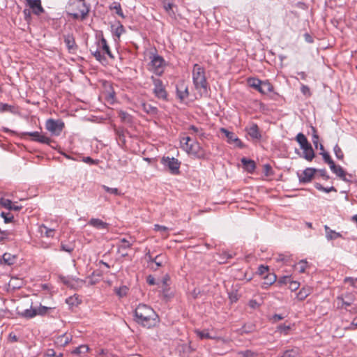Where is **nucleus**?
Listing matches in <instances>:
<instances>
[{
    "instance_id": "f257e3e1",
    "label": "nucleus",
    "mask_w": 357,
    "mask_h": 357,
    "mask_svg": "<svg viewBox=\"0 0 357 357\" xmlns=\"http://www.w3.org/2000/svg\"><path fill=\"white\" fill-rule=\"evenodd\" d=\"M135 320L144 327L150 328L158 324L159 317L150 306L140 303L135 310Z\"/></svg>"
},
{
    "instance_id": "f03ea898",
    "label": "nucleus",
    "mask_w": 357,
    "mask_h": 357,
    "mask_svg": "<svg viewBox=\"0 0 357 357\" xmlns=\"http://www.w3.org/2000/svg\"><path fill=\"white\" fill-rule=\"evenodd\" d=\"M66 9L67 14L74 20L82 21L88 16L90 6L86 4V0H69Z\"/></svg>"
},
{
    "instance_id": "7ed1b4c3",
    "label": "nucleus",
    "mask_w": 357,
    "mask_h": 357,
    "mask_svg": "<svg viewBox=\"0 0 357 357\" xmlns=\"http://www.w3.org/2000/svg\"><path fill=\"white\" fill-rule=\"evenodd\" d=\"M192 81L196 90L201 94H206L208 84L206 77V72L204 67L195 63L192 68Z\"/></svg>"
},
{
    "instance_id": "20e7f679",
    "label": "nucleus",
    "mask_w": 357,
    "mask_h": 357,
    "mask_svg": "<svg viewBox=\"0 0 357 357\" xmlns=\"http://www.w3.org/2000/svg\"><path fill=\"white\" fill-rule=\"evenodd\" d=\"M248 82L250 86L261 93L266 94L273 91V86L268 82H262L257 78H249Z\"/></svg>"
},
{
    "instance_id": "39448f33",
    "label": "nucleus",
    "mask_w": 357,
    "mask_h": 357,
    "mask_svg": "<svg viewBox=\"0 0 357 357\" xmlns=\"http://www.w3.org/2000/svg\"><path fill=\"white\" fill-rule=\"evenodd\" d=\"M53 309H54V307L40 305L38 307H31L30 309L25 310L22 313V316L26 319H31L37 315L44 316L49 314Z\"/></svg>"
},
{
    "instance_id": "423d86ee",
    "label": "nucleus",
    "mask_w": 357,
    "mask_h": 357,
    "mask_svg": "<svg viewBox=\"0 0 357 357\" xmlns=\"http://www.w3.org/2000/svg\"><path fill=\"white\" fill-rule=\"evenodd\" d=\"M165 64V61L161 56L158 54L153 55V56L151 57L149 69L155 75L160 76L164 72Z\"/></svg>"
},
{
    "instance_id": "0eeeda50",
    "label": "nucleus",
    "mask_w": 357,
    "mask_h": 357,
    "mask_svg": "<svg viewBox=\"0 0 357 357\" xmlns=\"http://www.w3.org/2000/svg\"><path fill=\"white\" fill-rule=\"evenodd\" d=\"M161 163L168 168L170 173L174 175L179 174L181 162L175 158L163 157L161 159Z\"/></svg>"
},
{
    "instance_id": "6e6552de",
    "label": "nucleus",
    "mask_w": 357,
    "mask_h": 357,
    "mask_svg": "<svg viewBox=\"0 0 357 357\" xmlns=\"http://www.w3.org/2000/svg\"><path fill=\"white\" fill-rule=\"evenodd\" d=\"M45 126L46 129L52 135L58 136L61 133L64 128V123L61 120L50 119L47 120Z\"/></svg>"
},
{
    "instance_id": "1a4fd4ad",
    "label": "nucleus",
    "mask_w": 357,
    "mask_h": 357,
    "mask_svg": "<svg viewBox=\"0 0 357 357\" xmlns=\"http://www.w3.org/2000/svg\"><path fill=\"white\" fill-rule=\"evenodd\" d=\"M154 85L153 93L156 98L166 100L167 99V92L163 85L162 80L154 77H151Z\"/></svg>"
},
{
    "instance_id": "9d476101",
    "label": "nucleus",
    "mask_w": 357,
    "mask_h": 357,
    "mask_svg": "<svg viewBox=\"0 0 357 357\" xmlns=\"http://www.w3.org/2000/svg\"><path fill=\"white\" fill-rule=\"evenodd\" d=\"M185 151L199 159L205 158L206 156L205 150L197 142L190 144Z\"/></svg>"
},
{
    "instance_id": "9b49d317",
    "label": "nucleus",
    "mask_w": 357,
    "mask_h": 357,
    "mask_svg": "<svg viewBox=\"0 0 357 357\" xmlns=\"http://www.w3.org/2000/svg\"><path fill=\"white\" fill-rule=\"evenodd\" d=\"M355 300V297L352 294H346L337 297V307L339 309L347 308L351 305Z\"/></svg>"
},
{
    "instance_id": "f8f14e48",
    "label": "nucleus",
    "mask_w": 357,
    "mask_h": 357,
    "mask_svg": "<svg viewBox=\"0 0 357 357\" xmlns=\"http://www.w3.org/2000/svg\"><path fill=\"white\" fill-rule=\"evenodd\" d=\"M220 132L225 134V137L227 139L228 143L234 144L236 146L239 148L244 147V144H243L241 140L238 137H236L234 132H230L224 128H222L220 129Z\"/></svg>"
},
{
    "instance_id": "ddd939ff",
    "label": "nucleus",
    "mask_w": 357,
    "mask_h": 357,
    "mask_svg": "<svg viewBox=\"0 0 357 357\" xmlns=\"http://www.w3.org/2000/svg\"><path fill=\"white\" fill-rule=\"evenodd\" d=\"M317 169L314 168H306L302 174H298L299 182L301 183H307L311 182L314 177V174L317 173Z\"/></svg>"
},
{
    "instance_id": "4468645a",
    "label": "nucleus",
    "mask_w": 357,
    "mask_h": 357,
    "mask_svg": "<svg viewBox=\"0 0 357 357\" xmlns=\"http://www.w3.org/2000/svg\"><path fill=\"white\" fill-rule=\"evenodd\" d=\"M245 130L252 139H260L261 138V135L259 127L256 123H252L249 126L245 128Z\"/></svg>"
},
{
    "instance_id": "2eb2a0df",
    "label": "nucleus",
    "mask_w": 357,
    "mask_h": 357,
    "mask_svg": "<svg viewBox=\"0 0 357 357\" xmlns=\"http://www.w3.org/2000/svg\"><path fill=\"white\" fill-rule=\"evenodd\" d=\"M28 6L32 9L33 14L40 15L45 12L44 8L41 5L40 0H31L29 1Z\"/></svg>"
},
{
    "instance_id": "dca6fc26",
    "label": "nucleus",
    "mask_w": 357,
    "mask_h": 357,
    "mask_svg": "<svg viewBox=\"0 0 357 357\" xmlns=\"http://www.w3.org/2000/svg\"><path fill=\"white\" fill-rule=\"evenodd\" d=\"M64 43L69 52L75 51L77 49L75 40L73 34H67L63 36Z\"/></svg>"
},
{
    "instance_id": "f3484780",
    "label": "nucleus",
    "mask_w": 357,
    "mask_h": 357,
    "mask_svg": "<svg viewBox=\"0 0 357 357\" xmlns=\"http://www.w3.org/2000/svg\"><path fill=\"white\" fill-rule=\"evenodd\" d=\"M330 167L331 170L344 181H349L346 178V172L341 166L336 165L333 162Z\"/></svg>"
},
{
    "instance_id": "a211bd4d",
    "label": "nucleus",
    "mask_w": 357,
    "mask_h": 357,
    "mask_svg": "<svg viewBox=\"0 0 357 357\" xmlns=\"http://www.w3.org/2000/svg\"><path fill=\"white\" fill-rule=\"evenodd\" d=\"M88 225L98 229H107L109 224L103 222L102 220L98 218H91Z\"/></svg>"
},
{
    "instance_id": "6ab92c4d",
    "label": "nucleus",
    "mask_w": 357,
    "mask_h": 357,
    "mask_svg": "<svg viewBox=\"0 0 357 357\" xmlns=\"http://www.w3.org/2000/svg\"><path fill=\"white\" fill-rule=\"evenodd\" d=\"M176 94L178 98H179L181 100H183L188 98L189 95L188 87L183 83L177 86Z\"/></svg>"
},
{
    "instance_id": "aec40b11",
    "label": "nucleus",
    "mask_w": 357,
    "mask_h": 357,
    "mask_svg": "<svg viewBox=\"0 0 357 357\" xmlns=\"http://www.w3.org/2000/svg\"><path fill=\"white\" fill-rule=\"evenodd\" d=\"M241 162L243 165L244 169L249 173H252L255 168L256 164L254 160L248 159L246 158H243L241 159Z\"/></svg>"
},
{
    "instance_id": "412c9836",
    "label": "nucleus",
    "mask_w": 357,
    "mask_h": 357,
    "mask_svg": "<svg viewBox=\"0 0 357 357\" xmlns=\"http://www.w3.org/2000/svg\"><path fill=\"white\" fill-rule=\"evenodd\" d=\"M117 246H118V252L121 253V255L123 257H126L128 255V254L126 252H124L123 250L131 248L132 243H130L126 238H122V239H121V241Z\"/></svg>"
},
{
    "instance_id": "4be33fe9",
    "label": "nucleus",
    "mask_w": 357,
    "mask_h": 357,
    "mask_svg": "<svg viewBox=\"0 0 357 357\" xmlns=\"http://www.w3.org/2000/svg\"><path fill=\"white\" fill-rule=\"evenodd\" d=\"M296 140L300 144L302 150L312 146L307 141V137L302 132H300L296 135Z\"/></svg>"
},
{
    "instance_id": "5701e85b",
    "label": "nucleus",
    "mask_w": 357,
    "mask_h": 357,
    "mask_svg": "<svg viewBox=\"0 0 357 357\" xmlns=\"http://www.w3.org/2000/svg\"><path fill=\"white\" fill-rule=\"evenodd\" d=\"M141 106H142L143 111L148 114L154 116L158 114V108L149 103L143 102V103H142Z\"/></svg>"
},
{
    "instance_id": "b1692460",
    "label": "nucleus",
    "mask_w": 357,
    "mask_h": 357,
    "mask_svg": "<svg viewBox=\"0 0 357 357\" xmlns=\"http://www.w3.org/2000/svg\"><path fill=\"white\" fill-rule=\"evenodd\" d=\"M277 280V276L274 273H268L264 277V282L262 283L261 287L264 289L268 288L269 286L273 284Z\"/></svg>"
},
{
    "instance_id": "393cba45",
    "label": "nucleus",
    "mask_w": 357,
    "mask_h": 357,
    "mask_svg": "<svg viewBox=\"0 0 357 357\" xmlns=\"http://www.w3.org/2000/svg\"><path fill=\"white\" fill-rule=\"evenodd\" d=\"M16 259V255L8 252L4 253L1 259L3 264L8 266L13 265L15 263Z\"/></svg>"
},
{
    "instance_id": "a878e982",
    "label": "nucleus",
    "mask_w": 357,
    "mask_h": 357,
    "mask_svg": "<svg viewBox=\"0 0 357 357\" xmlns=\"http://www.w3.org/2000/svg\"><path fill=\"white\" fill-rule=\"evenodd\" d=\"M324 229L326 231V237L328 240H333L337 238H341L342 234L339 232H336L334 230H332L328 226L325 225Z\"/></svg>"
},
{
    "instance_id": "bb28decb",
    "label": "nucleus",
    "mask_w": 357,
    "mask_h": 357,
    "mask_svg": "<svg viewBox=\"0 0 357 357\" xmlns=\"http://www.w3.org/2000/svg\"><path fill=\"white\" fill-rule=\"evenodd\" d=\"M71 340V337L66 334L59 335L55 339V343L60 347H64L68 344Z\"/></svg>"
},
{
    "instance_id": "cd10ccee",
    "label": "nucleus",
    "mask_w": 357,
    "mask_h": 357,
    "mask_svg": "<svg viewBox=\"0 0 357 357\" xmlns=\"http://www.w3.org/2000/svg\"><path fill=\"white\" fill-rule=\"evenodd\" d=\"M314 152L312 147V146L303 149V153L301 155V157L304 158L307 161H312L314 158Z\"/></svg>"
},
{
    "instance_id": "c85d7f7f",
    "label": "nucleus",
    "mask_w": 357,
    "mask_h": 357,
    "mask_svg": "<svg viewBox=\"0 0 357 357\" xmlns=\"http://www.w3.org/2000/svg\"><path fill=\"white\" fill-rule=\"evenodd\" d=\"M112 29L113 30L114 35L117 38H120L121 34L125 32L124 26L120 23V22H117L116 25H112Z\"/></svg>"
},
{
    "instance_id": "c756f323",
    "label": "nucleus",
    "mask_w": 357,
    "mask_h": 357,
    "mask_svg": "<svg viewBox=\"0 0 357 357\" xmlns=\"http://www.w3.org/2000/svg\"><path fill=\"white\" fill-rule=\"evenodd\" d=\"M189 132L191 135H196L199 136L201 139L204 138L205 133L204 132L202 128L196 127L195 126H190L188 128Z\"/></svg>"
},
{
    "instance_id": "7c9ffc66",
    "label": "nucleus",
    "mask_w": 357,
    "mask_h": 357,
    "mask_svg": "<svg viewBox=\"0 0 357 357\" xmlns=\"http://www.w3.org/2000/svg\"><path fill=\"white\" fill-rule=\"evenodd\" d=\"M89 350V348L87 345L82 344L76 347L73 351H72V354L74 355L82 356V354L87 353Z\"/></svg>"
},
{
    "instance_id": "2f4dec72",
    "label": "nucleus",
    "mask_w": 357,
    "mask_h": 357,
    "mask_svg": "<svg viewBox=\"0 0 357 357\" xmlns=\"http://www.w3.org/2000/svg\"><path fill=\"white\" fill-rule=\"evenodd\" d=\"M100 45L101 46L102 50L111 58V59H114V55L112 54V53L111 52L110 50H109V45H107V40L105 38H102L100 40Z\"/></svg>"
},
{
    "instance_id": "473e14b6",
    "label": "nucleus",
    "mask_w": 357,
    "mask_h": 357,
    "mask_svg": "<svg viewBox=\"0 0 357 357\" xmlns=\"http://www.w3.org/2000/svg\"><path fill=\"white\" fill-rule=\"evenodd\" d=\"M311 293V289L310 288H303L301 289L297 294V297L300 301H303L307 298L308 295Z\"/></svg>"
},
{
    "instance_id": "72a5a7b5",
    "label": "nucleus",
    "mask_w": 357,
    "mask_h": 357,
    "mask_svg": "<svg viewBox=\"0 0 357 357\" xmlns=\"http://www.w3.org/2000/svg\"><path fill=\"white\" fill-rule=\"evenodd\" d=\"M314 187L316 188V189H317L320 191L327 192V193L331 192H337V190L335 187L331 186L330 188H325V187L322 186V185H321L319 183H316L314 184Z\"/></svg>"
},
{
    "instance_id": "f704fd0d",
    "label": "nucleus",
    "mask_w": 357,
    "mask_h": 357,
    "mask_svg": "<svg viewBox=\"0 0 357 357\" xmlns=\"http://www.w3.org/2000/svg\"><path fill=\"white\" fill-rule=\"evenodd\" d=\"M119 117L121 119L122 121L126 123H130L132 121V116L124 111L119 112Z\"/></svg>"
},
{
    "instance_id": "c9c22d12",
    "label": "nucleus",
    "mask_w": 357,
    "mask_h": 357,
    "mask_svg": "<svg viewBox=\"0 0 357 357\" xmlns=\"http://www.w3.org/2000/svg\"><path fill=\"white\" fill-rule=\"evenodd\" d=\"M110 10H116V13L122 17H124V15H123V11H122V9H121V4L118 2H114L109 7Z\"/></svg>"
},
{
    "instance_id": "e433bc0d",
    "label": "nucleus",
    "mask_w": 357,
    "mask_h": 357,
    "mask_svg": "<svg viewBox=\"0 0 357 357\" xmlns=\"http://www.w3.org/2000/svg\"><path fill=\"white\" fill-rule=\"evenodd\" d=\"M333 151H334V153H335L336 158L338 160H344V155L343 151L337 144H335V146H334Z\"/></svg>"
},
{
    "instance_id": "4c0bfd02",
    "label": "nucleus",
    "mask_w": 357,
    "mask_h": 357,
    "mask_svg": "<svg viewBox=\"0 0 357 357\" xmlns=\"http://www.w3.org/2000/svg\"><path fill=\"white\" fill-rule=\"evenodd\" d=\"M1 217L3 218L5 223L13 222L14 220V216L10 213H1Z\"/></svg>"
},
{
    "instance_id": "58836bf2",
    "label": "nucleus",
    "mask_w": 357,
    "mask_h": 357,
    "mask_svg": "<svg viewBox=\"0 0 357 357\" xmlns=\"http://www.w3.org/2000/svg\"><path fill=\"white\" fill-rule=\"evenodd\" d=\"M299 351L298 349H290L286 351L282 357H298Z\"/></svg>"
},
{
    "instance_id": "ea45409f",
    "label": "nucleus",
    "mask_w": 357,
    "mask_h": 357,
    "mask_svg": "<svg viewBox=\"0 0 357 357\" xmlns=\"http://www.w3.org/2000/svg\"><path fill=\"white\" fill-rule=\"evenodd\" d=\"M154 230L165 233V235L164 236L165 238H167L169 236V234L167 233L169 231V228L165 226L156 224L154 225Z\"/></svg>"
},
{
    "instance_id": "a19ab883",
    "label": "nucleus",
    "mask_w": 357,
    "mask_h": 357,
    "mask_svg": "<svg viewBox=\"0 0 357 357\" xmlns=\"http://www.w3.org/2000/svg\"><path fill=\"white\" fill-rule=\"evenodd\" d=\"M165 1L166 0H164V1H163L164 9L168 13V14L170 16H173L174 15V12L172 10L174 4L172 3H170V2L166 3Z\"/></svg>"
},
{
    "instance_id": "79ce46f5",
    "label": "nucleus",
    "mask_w": 357,
    "mask_h": 357,
    "mask_svg": "<svg viewBox=\"0 0 357 357\" xmlns=\"http://www.w3.org/2000/svg\"><path fill=\"white\" fill-rule=\"evenodd\" d=\"M256 329V326L255 324L252 323L246 324L243 326V332L245 333H249L255 331Z\"/></svg>"
},
{
    "instance_id": "37998d69",
    "label": "nucleus",
    "mask_w": 357,
    "mask_h": 357,
    "mask_svg": "<svg viewBox=\"0 0 357 357\" xmlns=\"http://www.w3.org/2000/svg\"><path fill=\"white\" fill-rule=\"evenodd\" d=\"M291 329V326L289 325L280 324L277 327V331L280 333H283L284 335H287L289 331Z\"/></svg>"
},
{
    "instance_id": "c03bdc74",
    "label": "nucleus",
    "mask_w": 357,
    "mask_h": 357,
    "mask_svg": "<svg viewBox=\"0 0 357 357\" xmlns=\"http://www.w3.org/2000/svg\"><path fill=\"white\" fill-rule=\"evenodd\" d=\"M196 333L197 335L201 338V339H204V338H207V339H215V337H213L210 335V333H208V331H196Z\"/></svg>"
},
{
    "instance_id": "a18cd8bd",
    "label": "nucleus",
    "mask_w": 357,
    "mask_h": 357,
    "mask_svg": "<svg viewBox=\"0 0 357 357\" xmlns=\"http://www.w3.org/2000/svg\"><path fill=\"white\" fill-rule=\"evenodd\" d=\"M320 154L323 156L324 161L329 166H331L334 162L328 152H321Z\"/></svg>"
},
{
    "instance_id": "49530a36",
    "label": "nucleus",
    "mask_w": 357,
    "mask_h": 357,
    "mask_svg": "<svg viewBox=\"0 0 357 357\" xmlns=\"http://www.w3.org/2000/svg\"><path fill=\"white\" fill-rule=\"evenodd\" d=\"M263 172L266 176H271L273 175L272 167L269 164H265L263 166Z\"/></svg>"
},
{
    "instance_id": "de8ad7c7",
    "label": "nucleus",
    "mask_w": 357,
    "mask_h": 357,
    "mask_svg": "<svg viewBox=\"0 0 357 357\" xmlns=\"http://www.w3.org/2000/svg\"><path fill=\"white\" fill-rule=\"evenodd\" d=\"M36 142L50 145L54 141L45 135H41L39 138L36 139Z\"/></svg>"
},
{
    "instance_id": "09e8293b",
    "label": "nucleus",
    "mask_w": 357,
    "mask_h": 357,
    "mask_svg": "<svg viewBox=\"0 0 357 357\" xmlns=\"http://www.w3.org/2000/svg\"><path fill=\"white\" fill-rule=\"evenodd\" d=\"M12 204H13V202H11V200L8 199H3V198H2V199H1V200H0V204H1L3 207H4V208H7V209H8V210H10V209H11V208H12Z\"/></svg>"
},
{
    "instance_id": "8fccbe9b",
    "label": "nucleus",
    "mask_w": 357,
    "mask_h": 357,
    "mask_svg": "<svg viewBox=\"0 0 357 357\" xmlns=\"http://www.w3.org/2000/svg\"><path fill=\"white\" fill-rule=\"evenodd\" d=\"M165 259V257L162 256V255H157L156 257H154L153 260V263L155 264V265L158 266V267H161L163 266V262H164V259Z\"/></svg>"
},
{
    "instance_id": "3c124183",
    "label": "nucleus",
    "mask_w": 357,
    "mask_h": 357,
    "mask_svg": "<svg viewBox=\"0 0 357 357\" xmlns=\"http://www.w3.org/2000/svg\"><path fill=\"white\" fill-rule=\"evenodd\" d=\"M102 188L108 193L113 194L114 195H119L120 192L118 190V188H109L107 185H103Z\"/></svg>"
},
{
    "instance_id": "603ef678",
    "label": "nucleus",
    "mask_w": 357,
    "mask_h": 357,
    "mask_svg": "<svg viewBox=\"0 0 357 357\" xmlns=\"http://www.w3.org/2000/svg\"><path fill=\"white\" fill-rule=\"evenodd\" d=\"M66 302L69 305H77L80 303V301L77 297L70 296L66 299Z\"/></svg>"
},
{
    "instance_id": "864d4df0",
    "label": "nucleus",
    "mask_w": 357,
    "mask_h": 357,
    "mask_svg": "<svg viewBox=\"0 0 357 357\" xmlns=\"http://www.w3.org/2000/svg\"><path fill=\"white\" fill-rule=\"evenodd\" d=\"M190 141L191 138L190 137H183L181 140V146L185 151L187 150V149L190 146V144H189V142Z\"/></svg>"
},
{
    "instance_id": "5fc2aeb1",
    "label": "nucleus",
    "mask_w": 357,
    "mask_h": 357,
    "mask_svg": "<svg viewBox=\"0 0 357 357\" xmlns=\"http://www.w3.org/2000/svg\"><path fill=\"white\" fill-rule=\"evenodd\" d=\"M307 268V261L305 260L300 261L297 264V268L300 273H304Z\"/></svg>"
},
{
    "instance_id": "6e6d98bb",
    "label": "nucleus",
    "mask_w": 357,
    "mask_h": 357,
    "mask_svg": "<svg viewBox=\"0 0 357 357\" xmlns=\"http://www.w3.org/2000/svg\"><path fill=\"white\" fill-rule=\"evenodd\" d=\"M312 129L313 131L312 142H313L314 146L317 149L318 146H319V143H318L319 142V136L317 133V130L315 129V128L312 127Z\"/></svg>"
},
{
    "instance_id": "4d7b16f0",
    "label": "nucleus",
    "mask_w": 357,
    "mask_h": 357,
    "mask_svg": "<svg viewBox=\"0 0 357 357\" xmlns=\"http://www.w3.org/2000/svg\"><path fill=\"white\" fill-rule=\"evenodd\" d=\"M128 288L126 286L121 287L116 290V294L119 297H123L127 294Z\"/></svg>"
},
{
    "instance_id": "13d9d810",
    "label": "nucleus",
    "mask_w": 357,
    "mask_h": 357,
    "mask_svg": "<svg viewBox=\"0 0 357 357\" xmlns=\"http://www.w3.org/2000/svg\"><path fill=\"white\" fill-rule=\"evenodd\" d=\"M93 54L94 57L101 63L106 61L105 56H103L98 50H96L94 53H93Z\"/></svg>"
},
{
    "instance_id": "bf43d9fd",
    "label": "nucleus",
    "mask_w": 357,
    "mask_h": 357,
    "mask_svg": "<svg viewBox=\"0 0 357 357\" xmlns=\"http://www.w3.org/2000/svg\"><path fill=\"white\" fill-rule=\"evenodd\" d=\"M24 135H28L33 137V140L36 142V139L39 138L41 135V134L37 131L36 132H24Z\"/></svg>"
},
{
    "instance_id": "052dcab7",
    "label": "nucleus",
    "mask_w": 357,
    "mask_h": 357,
    "mask_svg": "<svg viewBox=\"0 0 357 357\" xmlns=\"http://www.w3.org/2000/svg\"><path fill=\"white\" fill-rule=\"evenodd\" d=\"M241 357H255V354L250 350H246L239 353Z\"/></svg>"
},
{
    "instance_id": "680f3d73",
    "label": "nucleus",
    "mask_w": 357,
    "mask_h": 357,
    "mask_svg": "<svg viewBox=\"0 0 357 357\" xmlns=\"http://www.w3.org/2000/svg\"><path fill=\"white\" fill-rule=\"evenodd\" d=\"M317 172L319 173L320 176H321L324 180H328L330 178V176L327 174L325 169H317Z\"/></svg>"
},
{
    "instance_id": "e2e57ef3",
    "label": "nucleus",
    "mask_w": 357,
    "mask_h": 357,
    "mask_svg": "<svg viewBox=\"0 0 357 357\" xmlns=\"http://www.w3.org/2000/svg\"><path fill=\"white\" fill-rule=\"evenodd\" d=\"M301 91L305 96H310L311 95L310 88L306 85L302 84Z\"/></svg>"
},
{
    "instance_id": "0e129e2a",
    "label": "nucleus",
    "mask_w": 357,
    "mask_h": 357,
    "mask_svg": "<svg viewBox=\"0 0 357 357\" xmlns=\"http://www.w3.org/2000/svg\"><path fill=\"white\" fill-rule=\"evenodd\" d=\"M268 271V267L266 266L261 265L258 268V273L259 275H263Z\"/></svg>"
},
{
    "instance_id": "69168bd1",
    "label": "nucleus",
    "mask_w": 357,
    "mask_h": 357,
    "mask_svg": "<svg viewBox=\"0 0 357 357\" xmlns=\"http://www.w3.org/2000/svg\"><path fill=\"white\" fill-rule=\"evenodd\" d=\"M291 281V278L289 276H283L281 277L278 280V284H287L289 283Z\"/></svg>"
},
{
    "instance_id": "338daca9",
    "label": "nucleus",
    "mask_w": 357,
    "mask_h": 357,
    "mask_svg": "<svg viewBox=\"0 0 357 357\" xmlns=\"http://www.w3.org/2000/svg\"><path fill=\"white\" fill-rule=\"evenodd\" d=\"M43 228L45 229V234L47 237H52L54 234L55 230L54 229H49L45 226H43Z\"/></svg>"
},
{
    "instance_id": "774afa93",
    "label": "nucleus",
    "mask_w": 357,
    "mask_h": 357,
    "mask_svg": "<svg viewBox=\"0 0 357 357\" xmlns=\"http://www.w3.org/2000/svg\"><path fill=\"white\" fill-rule=\"evenodd\" d=\"M289 284V289L291 291H295L299 287V283L296 281H290Z\"/></svg>"
}]
</instances>
